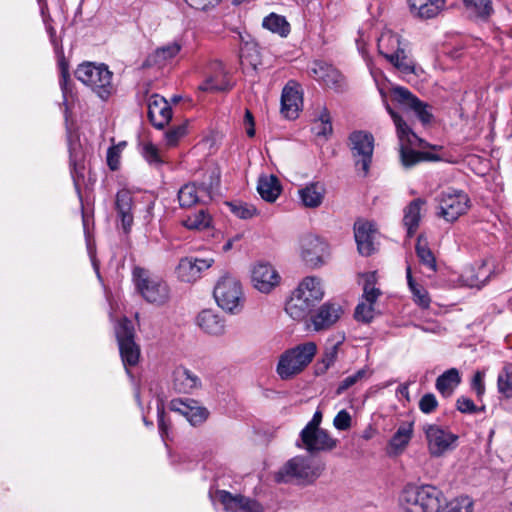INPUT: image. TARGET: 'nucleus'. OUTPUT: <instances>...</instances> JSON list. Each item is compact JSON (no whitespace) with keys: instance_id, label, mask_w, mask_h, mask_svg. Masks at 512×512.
Listing matches in <instances>:
<instances>
[{"instance_id":"obj_7","label":"nucleus","mask_w":512,"mask_h":512,"mask_svg":"<svg viewBox=\"0 0 512 512\" xmlns=\"http://www.w3.org/2000/svg\"><path fill=\"white\" fill-rule=\"evenodd\" d=\"M75 76L103 100L113 93L112 72L103 64L83 63L76 69Z\"/></svg>"},{"instance_id":"obj_28","label":"nucleus","mask_w":512,"mask_h":512,"mask_svg":"<svg viewBox=\"0 0 512 512\" xmlns=\"http://www.w3.org/2000/svg\"><path fill=\"white\" fill-rule=\"evenodd\" d=\"M196 322L198 327L209 335L220 336L225 332V321L213 310L201 311Z\"/></svg>"},{"instance_id":"obj_14","label":"nucleus","mask_w":512,"mask_h":512,"mask_svg":"<svg viewBox=\"0 0 512 512\" xmlns=\"http://www.w3.org/2000/svg\"><path fill=\"white\" fill-rule=\"evenodd\" d=\"M391 97L393 101L403 106V108L414 111L423 124H427L432 120L433 116L428 110L429 106L420 101L408 89L399 86L394 87L391 91Z\"/></svg>"},{"instance_id":"obj_5","label":"nucleus","mask_w":512,"mask_h":512,"mask_svg":"<svg viewBox=\"0 0 512 512\" xmlns=\"http://www.w3.org/2000/svg\"><path fill=\"white\" fill-rule=\"evenodd\" d=\"M213 296L217 305L231 314L239 313L244 306L242 284L230 274H224L219 278L215 284Z\"/></svg>"},{"instance_id":"obj_53","label":"nucleus","mask_w":512,"mask_h":512,"mask_svg":"<svg viewBox=\"0 0 512 512\" xmlns=\"http://www.w3.org/2000/svg\"><path fill=\"white\" fill-rule=\"evenodd\" d=\"M438 401L434 394L427 393L419 401V408L423 413L429 414L436 409Z\"/></svg>"},{"instance_id":"obj_55","label":"nucleus","mask_w":512,"mask_h":512,"mask_svg":"<svg viewBox=\"0 0 512 512\" xmlns=\"http://www.w3.org/2000/svg\"><path fill=\"white\" fill-rule=\"evenodd\" d=\"M456 407L462 413H476L478 411L474 402L465 396H461L457 399Z\"/></svg>"},{"instance_id":"obj_61","label":"nucleus","mask_w":512,"mask_h":512,"mask_svg":"<svg viewBox=\"0 0 512 512\" xmlns=\"http://www.w3.org/2000/svg\"><path fill=\"white\" fill-rule=\"evenodd\" d=\"M337 349L338 345H332L330 348H328L323 356V363L325 364V367L328 368L330 365H332L337 357Z\"/></svg>"},{"instance_id":"obj_3","label":"nucleus","mask_w":512,"mask_h":512,"mask_svg":"<svg viewBox=\"0 0 512 512\" xmlns=\"http://www.w3.org/2000/svg\"><path fill=\"white\" fill-rule=\"evenodd\" d=\"M378 52L394 68L403 74H412L415 70V63L408 51V44L400 35L389 29L382 31L378 38Z\"/></svg>"},{"instance_id":"obj_11","label":"nucleus","mask_w":512,"mask_h":512,"mask_svg":"<svg viewBox=\"0 0 512 512\" xmlns=\"http://www.w3.org/2000/svg\"><path fill=\"white\" fill-rule=\"evenodd\" d=\"M423 432L428 445V451L433 457H441L455 448L458 436L437 424H426Z\"/></svg>"},{"instance_id":"obj_38","label":"nucleus","mask_w":512,"mask_h":512,"mask_svg":"<svg viewBox=\"0 0 512 512\" xmlns=\"http://www.w3.org/2000/svg\"><path fill=\"white\" fill-rule=\"evenodd\" d=\"M406 274H407L408 285H409V288L413 295V300L420 307L428 308L430 305V301H431L429 294L425 288H423L421 285L417 284L414 281V279L412 277L410 266L407 267Z\"/></svg>"},{"instance_id":"obj_30","label":"nucleus","mask_w":512,"mask_h":512,"mask_svg":"<svg viewBox=\"0 0 512 512\" xmlns=\"http://www.w3.org/2000/svg\"><path fill=\"white\" fill-rule=\"evenodd\" d=\"M132 207V194L128 190H120L116 195L115 208L125 232H128L133 224Z\"/></svg>"},{"instance_id":"obj_45","label":"nucleus","mask_w":512,"mask_h":512,"mask_svg":"<svg viewBox=\"0 0 512 512\" xmlns=\"http://www.w3.org/2000/svg\"><path fill=\"white\" fill-rule=\"evenodd\" d=\"M364 277V298L368 303H375L377 298L381 295V291L375 287L376 273L369 272L363 275Z\"/></svg>"},{"instance_id":"obj_23","label":"nucleus","mask_w":512,"mask_h":512,"mask_svg":"<svg viewBox=\"0 0 512 512\" xmlns=\"http://www.w3.org/2000/svg\"><path fill=\"white\" fill-rule=\"evenodd\" d=\"M212 263L213 259L185 257L180 260L176 273L180 280L193 282L200 277L204 270L210 268Z\"/></svg>"},{"instance_id":"obj_57","label":"nucleus","mask_w":512,"mask_h":512,"mask_svg":"<svg viewBox=\"0 0 512 512\" xmlns=\"http://www.w3.org/2000/svg\"><path fill=\"white\" fill-rule=\"evenodd\" d=\"M484 377L485 373L483 371H477L472 379L471 387L478 397H481L485 392Z\"/></svg>"},{"instance_id":"obj_25","label":"nucleus","mask_w":512,"mask_h":512,"mask_svg":"<svg viewBox=\"0 0 512 512\" xmlns=\"http://www.w3.org/2000/svg\"><path fill=\"white\" fill-rule=\"evenodd\" d=\"M343 314L342 307L337 303L327 302L323 304L317 313L312 316L314 330H325L334 325Z\"/></svg>"},{"instance_id":"obj_56","label":"nucleus","mask_w":512,"mask_h":512,"mask_svg":"<svg viewBox=\"0 0 512 512\" xmlns=\"http://www.w3.org/2000/svg\"><path fill=\"white\" fill-rule=\"evenodd\" d=\"M186 133V127L179 125L166 133V142L169 146H174L178 140Z\"/></svg>"},{"instance_id":"obj_9","label":"nucleus","mask_w":512,"mask_h":512,"mask_svg":"<svg viewBox=\"0 0 512 512\" xmlns=\"http://www.w3.org/2000/svg\"><path fill=\"white\" fill-rule=\"evenodd\" d=\"M133 276L137 290L149 303L162 305L170 297L168 285L159 277L142 268H135Z\"/></svg>"},{"instance_id":"obj_46","label":"nucleus","mask_w":512,"mask_h":512,"mask_svg":"<svg viewBox=\"0 0 512 512\" xmlns=\"http://www.w3.org/2000/svg\"><path fill=\"white\" fill-rule=\"evenodd\" d=\"M466 8L476 16L486 18L493 11L491 0H463Z\"/></svg>"},{"instance_id":"obj_49","label":"nucleus","mask_w":512,"mask_h":512,"mask_svg":"<svg viewBox=\"0 0 512 512\" xmlns=\"http://www.w3.org/2000/svg\"><path fill=\"white\" fill-rule=\"evenodd\" d=\"M220 184V172L217 168H214L209 174V181H204L200 190L202 193L206 194V196L211 200L216 193Z\"/></svg>"},{"instance_id":"obj_20","label":"nucleus","mask_w":512,"mask_h":512,"mask_svg":"<svg viewBox=\"0 0 512 512\" xmlns=\"http://www.w3.org/2000/svg\"><path fill=\"white\" fill-rule=\"evenodd\" d=\"M252 283L262 292H271L280 282V276L276 269L268 263H258L252 269Z\"/></svg>"},{"instance_id":"obj_64","label":"nucleus","mask_w":512,"mask_h":512,"mask_svg":"<svg viewBox=\"0 0 512 512\" xmlns=\"http://www.w3.org/2000/svg\"><path fill=\"white\" fill-rule=\"evenodd\" d=\"M179 100H180V97H179V96H173V97H172V101H173L174 103H177Z\"/></svg>"},{"instance_id":"obj_18","label":"nucleus","mask_w":512,"mask_h":512,"mask_svg":"<svg viewBox=\"0 0 512 512\" xmlns=\"http://www.w3.org/2000/svg\"><path fill=\"white\" fill-rule=\"evenodd\" d=\"M216 495L227 512H264L257 501L243 495H233L225 490H218Z\"/></svg>"},{"instance_id":"obj_63","label":"nucleus","mask_w":512,"mask_h":512,"mask_svg":"<svg viewBox=\"0 0 512 512\" xmlns=\"http://www.w3.org/2000/svg\"><path fill=\"white\" fill-rule=\"evenodd\" d=\"M322 421V412L320 410H317L311 421L308 422V424L304 427L303 430H314L317 428H320V424Z\"/></svg>"},{"instance_id":"obj_10","label":"nucleus","mask_w":512,"mask_h":512,"mask_svg":"<svg viewBox=\"0 0 512 512\" xmlns=\"http://www.w3.org/2000/svg\"><path fill=\"white\" fill-rule=\"evenodd\" d=\"M438 211L436 215L447 222H454L464 215L470 207V199L460 190L449 189L442 192L438 198Z\"/></svg>"},{"instance_id":"obj_24","label":"nucleus","mask_w":512,"mask_h":512,"mask_svg":"<svg viewBox=\"0 0 512 512\" xmlns=\"http://www.w3.org/2000/svg\"><path fill=\"white\" fill-rule=\"evenodd\" d=\"M302 93L296 84H287L282 91L281 96V113L287 119H295L298 117L302 107Z\"/></svg>"},{"instance_id":"obj_17","label":"nucleus","mask_w":512,"mask_h":512,"mask_svg":"<svg viewBox=\"0 0 512 512\" xmlns=\"http://www.w3.org/2000/svg\"><path fill=\"white\" fill-rule=\"evenodd\" d=\"M300 437L303 447L309 453L329 451L337 445V440L332 438L330 434L322 428L302 430Z\"/></svg>"},{"instance_id":"obj_60","label":"nucleus","mask_w":512,"mask_h":512,"mask_svg":"<svg viewBox=\"0 0 512 512\" xmlns=\"http://www.w3.org/2000/svg\"><path fill=\"white\" fill-rule=\"evenodd\" d=\"M107 163L111 170L118 169L119 166V153L117 148H110L107 152Z\"/></svg>"},{"instance_id":"obj_1","label":"nucleus","mask_w":512,"mask_h":512,"mask_svg":"<svg viewBox=\"0 0 512 512\" xmlns=\"http://www.w3.org/2000/svg\"><path fill=\"white\" fill-rule=\"evenodd\" d=\"M386 109L393 119L399 140L400 160L405 168H411L421 161H436L439 158L428 152H417L416 147H425L424 141L418 137L403 117L395 112L389 105Z\"/></svg>"},{"instance_id":"obj_16","label":"nucleus","mask_w":512,"mask_h":512,"mask_svg":"<svg viewBox=\"0 0 512 512\" xmlns=\"http://www.w3.org/2000/svg\"><path fill=\"white\" fill-rule=\"evenodd\" d=\"M503 270L500 263L493 258L484 259L475 270L470 268L463 274L464 281L470 287H481L485 285L494 274H499Z\"/></svg>"},{"instance_id":"obj_35","label":"nucleus","mask_w":512,"mask_h":512,"mask_svg":"<svg viewBox=\"0 0 512 512\" xmlns=\"http://www.w3.org/2000/svg\"><path fill=\"white\" fill-rule=\"evenodd\" d=\"M460 382L459 371L456 368H451L437 378L436 388L444 397H450Z\"/></svg>"},{"instance_id":"obj_13","label":"nucleus","mask_w":512,"mask_h":512,"mask_svg":"<svg viewBox=\"0 0 512 512\" xmlns=\"http://www.w3.org/2000/svg\"><path fill=\"white\" fill-rule=\"evenodd\" d=\"M351 151L356 167H360L363 175H367L374 149V138L362 131L353 132L350 136Z\"/></svg>"},{"instance_id":"obj_50","label":"nucleus","mask_w":512,"mask_h":512,"mask_svg":"<svg viewBox=\"0 0 512 512\" xmlns=\"http://www.w3.org/2000/svg\"><path fill=\"white\" fill-rule=\"evenodd\" d=\"M474 502L468 496H460L448 504L447 512H473Z\"/></svg>"},{"instance_id":"obj_47","label":"nucleus","mask_w":512,"mask_h":512,"mask_svg":"<svg viewBox=\"0 0 512 512\" xmlns=\"http://www.w3.org/2000/svg\"><path fill=\"white\" fill-rule=\"evenodd\" d=\"M369 376H370V371L368 368H362V369L358 370L356 373H354L353 375L347 376L339 383V385L336 389V394L337 395L342 394L344 391L351 388L359 381H362V380L368 378Z\"/></svg>"},{"instance_id":"obj_51","label":"nucleus","mask_w":512,"mask_h":512,"mask_svg":"<svg viewBox=\"0 0 512 512\" xmlns=\"http://www.w3.org/2000/svg\"><path fill=\"white\" fill-rule=\"evenodd\" d=\"M373 304L368 302L359 303L355 309V318L358 321L370 322L373 318Z\"/></svg>"},{"instance_id":"obj_62","label":"nucleus","mask_w":512,"mask_h":512,"mask_svg":"<svg viewBox=\"0 0 512 512\" xmlns=\"http://www.w3.org/2000/svg\"><path fill=\"white\" fill-rule=\"evenodd\" d=\"M244 125L246 126L247 135L249 137H253L255 135L254 118L249 110H246L245 112Z\"/></svg>"},{"instance_id":"obj_15","label":"nucleus","mask_w":512,"mask_h":512,"mask_svg":"<svg viewBox=\"0 0 512 512\" xmlns=\"http://www.w3.org/2000/svg\"><path fill=\"white\" fill-rule=\"evenodd\" d=\"M300 249L302 259L310 266L321 265L328 254L326 242L317 235L308 234L301 238Z\"/></svg>"},{"instance_id":"obj_59","label":"nucleus","mask_w":512,"mask_h":512,"mask_svg":"<svg viewBox=\"0 0 512 512\" xmlns=\"http://www.w3.org/2000/svg\"><path fill=\"white\" fill-rule=\"evenodd\" d=\"M220 0H185V2L195 8L200 10H205L209 7H213L219 3Z\"/></svg>"},{"instance_id":"obj_27","label":"nucleus","mask_w":512,"mask_h":512,"mask_svg":"<svg viewBox=\"0 0 512 512\" xmlns=\"http://www.w3.org/2000/svg\"><path fill=\"white\" fill-rule=\"evenodd\" d=\"M172 385L175 391L189 394L201 387V380L191 370L178 366L172 374Z\"/></svg>"},{"instance_id":"obj_44","label":"nucleus","mask_w":512,"mask_h":512,"mask_svg":"<svg viewBox=\"0 0 512 512\" xmlns=\"http://www.w3.org/2000/svg\"><path fill=\"white\" fill-rule=\"evenodd\" d=\"M211 217L206 211L200 210L196 214L187 217L183 221V225L190 230H203L210 226Z\"/></svg>"},{"instance_id":"obj_21","label":"nucleus","mask_w":512,"mask_h":512,"mask_svg":"<svg viewBox=\"0 0 512 512\" xmlns=\"http://www.w3.org/2000/svg\"><path fill=\"white\" fill-rule=\"evenodd\" d=\"M309 74L334 90H340L344 85V78L341 73L330 64L322 61L313 62L309 68Z\"/></svg>"},{"instance_id":"obj_52","label":"nucleus","mask_w":512,"mask_h":512,"mask_svg":"<svg viewBox=\"0 0 512 512\" xmlns=\"http://www.w3.org/2000/svg\"><path fill=\"white\" fill-rule=\"evenodd\" d=\"M351 424V416L346 410L339 411L333 420L334 427L341 431L348 430Z\"/></svg>"},{"instance_id":"obj_32","label":"nucleus","mask_w":512,"mask_h":512,"mask_svg":"<svg viewBox=\"0 0 512 512\" xmlns=\"http://www.w3.org/2000/svg\"><path fill=\"white\" fill-rule=\"evenodd\" d=\"M412 14L421 19L437 16L445 5V0H408Z\"/></svg>"},{"instance_id":"obj_4","label":"nucleus","mask_w":512,"mask_h":512,"mask_svg":"<svg viewBox=\"0 0 512 512\" xmlns=\"http://www.w3.org/2000/svg\"><path fill=\"white\" fill-rule=\"evenodd\" d=\"M441 492L431 485H407L400 496L405 512H440Z\"/></svg>"},{"instance_id":"obj_31","label":"nucleus","mask_w":512,"mask_h":512,"mask_svg":"<svg viewBox=\"0 0 512 512\" xmlns=\"http://www.w3.org/2000/svg\"><path fill=\"white\" fill-rule=\"evenodd\" d=\"M301 203L306 208L319 207L325 197L326 189L321 182H312L298 191Z\"/></svg>"},{"instance_id":"obj_34","label":"nucleus","mask_w":512,"mask_h":512,"mask_svg":"<svg viewBox=\"0 0 512 512\" xmlns=\"http://www.w3.org/2000/svg\"><path fill=\"white\" fill-rule=\"evenodd\" d=\"M257 191L267 202H274L281 193L278 179L274 175L261 176L258 180Z\"/></svg>"},{"instance_id":"obj_58","label":"nucleus","mask_w":512,"mask_h":512,"mask_svg":"<svg viewBox=\"0 0 512 512\" xmlns=\"http://www.w3.org/2000/svg\"><path fill=\"white\" fill-rule=\"evenodd\" d=\"M60 69H61V80H60V86L64 93V95L68 91V84H69V70H68V63L65 61L64 58L60 60Z\"/></svg>"},{"instance_id":"obj_48","label":"nucleus","mask_w":512,"mask_h":512,"mask_svg":"<svg viewBox=\"0 0 512 512\" xmlns=\"http://www.w3.org/2000/svg\"><path fill=\"white\" fill-rule=\"evenodd\" d=\"M229 207L232 213L241 219H250L258 213L253 204L246 202H232L229 203Z\"/></svg>"},{"instance_id":"obj_42","label":"nucleus","mask_w":512,"mask_h":512,"mask_svg":"<svg viewBox=\"0 0 512 512\" xmlns=\"http://www.w3.org/2000/svg\"><path fill=\"white\" fill-rule=\"evenodd\" d=\"M181 50V45L178 42H172L165 46L159 47L152 55L155 64H163L164 62L174 58Z\"/></svg>"},{"instance_id":"obj_43","label":"nucleus","mask_w":512,"mask_h":512,"mask_svg":"<svg viewBox=\"0 0 512 512\" xmlns=\"http://www.w3.org/2000/svg\"><path fill=\"white\" fill-rule=\"evenodd\" d=\"M416 254L420 262L431 271H436V261L432 251L427 247L423 237H419L416 244Z\"/></svg>"},{"instance_id":"obj_22","label":"nucleus","mask_w":512,"mask_h":512,"mask_svg":"<svg viewBox=\"0 0 512 512\" xmlns=\"http://www.w3.org/2000/svg\"><path fill=\"white\" fill-rule=\"evenodd\" d=\"M148 117L157 129H163L172 118V110L167 100L157 94L148 100Z\"/></svg>"},{"instance_id":"obj_54","label":"nucleus","mask_w":512,"mask_h":512,"mask_svg":"<svg viewBox=\"0 0 512 512\" xmlns=\"http://www.w3.org/2000/svg\"><path fill=\"white\" fill-rule=\"evenodd\" d=\"M143 155L150 164L158 165L162 163L158 149L151 143L144 145Z\"/></svg>"},{"instance_id":"obj_39","label":"nucleus","mask_w":512,"mask_h":512,"mask_svg":"<svg viewBox=\"0 0 512 512\" xmlns=\"http://www.w3.org/2000/svg\"><path fill=\"white\" fill-rule=\"evenodd\" d=\"M263 26L273 33L286 37L290 32V25L283 16L270 14L263 20Z\"/></svg>"},{"instance_id":"obj_12","label":"nucleus","mask_w":512,"mask_h":512,"mask_svg":"<svg viewBox=\"0 0 512 512\" xmlns=\"http://www.w3.org/2000/svg\"><path fill=\"white\" fill-rule=\"evenodd\" d=\"M116 337L124 366H135L140 358V348L134 341V329L128 319L118 324Z\"/></svg>"},{"instance_id":"obj_37","label":"nucleus","mask_w":512,"mask_h":512,"mask_svg":"<svg viewBox=\"0 0 512 512\" xmlns=\"http://www.w3.org/2000/svg\"><path fill=\"white\" fill-rule=\"evenodd\" d=\"M203 194L195 183L185 184L178 192L179 204L183 208H190L199 202H204Z\"/></svg>"},{"instance_id":"obj_36","label":"nucleus","mask_w":512,"mask_h":512,"mask_svg":"<svg viewBox=\"0 0 512 512\" xmlns=\"http://www.w3.org/2000/svg\"><path fill=\"white\" fill-rule=\"evenodd\" d=\"M425 201L418 198L410 202L404 211L403 222L407 228L408 234L411 236L418 228L421 218L420 210Z\"/></svg>"},{"instance_id":"obj_6","label":"nucleus","mask_w":512,"mask_h":512,"mask_svg":"<svg viewBox=\"0 0 512 512\" xmlns=\"http://www.w3.org/2000/svg\"><path fill=\"white\" fill-rule=\"evenodd\" d=\"M325 465L308 457L296 456L290 459L277 473V480L287 482L290 479L305 484L313 483L324 471Z\"/></svg>"},{"instance_id":"obj_8","label":"nucleus","mask_w":512,"mask_h":512,"mask_svg":"<svg viewBox=\"0 0 512 512\" xmlns=\"http://www.w3.org/2000/svg\"><path fill=\"white\" fill-rule=\"evenodd\" d=\"M316 345L307 342L285 351L279 359L277 373L281 379H290L300 373L313 359Z\"/></svg>"},{"instance_id":"obj_26","label":"nucleus","mask_w":512,"mask_h":512,"mask_svg":"<svg viewBox=\"0 0 512 512\" xmlns=\"http://www.w3.org/2000/svg\"><path fill=\"white\" fill-rule=\"evenodd\" d=\"M376 229L374 225L367 221H357L354 224V236L357 248L360 254L369 256L374 251V236Z\"/></svg>"},{"instance_id":"obj_19","label":"nucleus","mask_w":512,"mask_h":512,"mask_svg":"<svg viewBox=\"0 0 512 512\" xmlns=\"http://www.w3.org/2000/svg\"><path fill=\"white\" fill-rule=\"evenodd\" d=\"M170 408L184 416L193 426L201 425L209 416V411L192 399H174L170 403Z\"/></svg>"},{"instance_id":"obj_2","label":"nucleus","mask_w":512,"mask_h":512,"mask_svg":"<svg viewBox=\"0 0 512 512\" xmlns=\"http://www.w3.org/2000/svg\"><path fill=\"white\" fill-rule=\"evenodd\" d=\"M324 297L321 279L309 276L302 280L287 302L285 310L294 320L305 319Z\"/></svg>"},{"instance_id":"obj_33","label":"nucleus","mask_w":512,"mask_h":512,"mask_svg":"<svg viewBox=\"0 0 512 512\" xmlns=\"http://www.w3.org/2000/svg\"><path fill=\"white\" fill-rule=\"evenodd\" d=\"M413 434V423H402L389 442L390 453H401L408 445Z\"/></svg>"},{"instance_id":"obj_29","label":"nucleus","mask_w":512,"mask_h":512,"mask_svg":"<svg viewBox=\"0 0 512 512\" xmlns=\"http://www.w3.org/2000/svg\"><path fill=\"white\" fill-rule=\"evenodd\" d=\"M213 74L207 76L204 83L200 86L203 91L221 92L230 90V83L222 63L215 62L212 66Z\"/></svg>"},{"instance_id":"obj_40","label":"nucleus","mask_w":512,"mask_h":512,"mask_svg":"<svg viewBox=\"0 0 512 512\" xmlns=\"http://www.w3.org/2000/svg\"><path fill=\"white\" fill-rule=\"evenodd\" d=\"M314 130L318 136L326 137L332 133L333 129L330 114L325 106H319L317 108Z\"/></svg>"},{"instance_id":"obj_41","label":"nucleus","mask_w":512,"mask_h":512,"mask_svg":"<svg viewBox=\"0 0 512 512\" xmlns=\"http://www.w3.org/2000/svg\"><path fill=\"white\" fill-rule=\"evenodd\" d=\"M497 388L506 398L512 397V363H506L499 373Z\"/></svg>"}]
</instances>
